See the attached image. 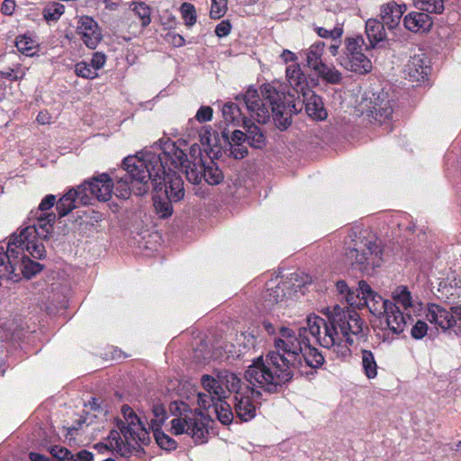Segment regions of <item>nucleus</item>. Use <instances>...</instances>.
Returning <instances> with one entry per match:
<instances>
[{
    "mask_svg": "<svg viewBox=\"0 0 461 461\" xmlns=\"http://www.w3.org/2000/svg\"><path fill=\"white\" fill-rule=\"evenodd\" d=\"M324 363L321 352L310 345L306 328L298 331L280 327L273 339V349L258 357L246 370L245 379L268 393H275L305 367L319 368Z\"/></svg>",
    "mask_w": 461,
    "mask_h": 461,
    "instance_id": "obj_1",
    "label": "nucleus"
},
{
    "mask_svg": "<svg viewBox=\"0 0 461 461\" xmlns=\"http://www.w3.org/2000/svg\"><path fill=\"white\" fill-rule=\"evenodd\" d=\"M327 312L329 324L317 315H310L306 332L309 331L321 347L331 350L337 358L346 359L351 354L349 346L354 342L353 336L362 332L363 323L356 312L345 311L339 305Z\"/></svg>",
    "mask_w": 461,
    "mask_h": 461,
    "instance_id": "obj_2",
    "label": "nucleus"
},
{
    "mask_svg": "<svg viewBox=\"0 0 461 461\" xmlns=\"http://www.w3.org/2000/svg\"><path fill=\"white\" fill-rule=\"evenodd\" d=\"M122 166L127 175L117 180L115 194L123 199L131 193L136 195L147 194L151 182L156 187L160 185L167 173L161 156L149 149L126 157Z\"/></svg>",
    "mask_w": 461,
    "mask_h": 461,
    "instance_id": "obj_3",
    "label": "nucleus"
},
{
    "mask_svg": "<svg viewBox=\"0 0 461 461\" xmlns=\"http://www.w3.org/2000/svg\"><path fill=\"white\" fill-rule=\"evenodd\" d=\"M261 95L262 98L259 97L258 91L251 87L242 95L250 116L259 123H266L272 115L278 128L286 129L291 124L292 114L301 110V107H298L300 102H285V95L270 84H264L261 86Z\"/></svg>",
    "mask_w": 461,
    "mask_h": 461,
    "instance_id": "obj_4",
    "label": "nucleus"
},
{
    "mask_svg": "<svg viewBox=\"0 0 461 461\" xmlns=\"http://www.w3.org/2000/svg\"><path fill=\"white\" fill-rule=\"evenodd\" d=\"M344 257L354 268L370 274L383 262L376 237L368 230H352L344 240Z\"/></svg>",
    "mask_w": 461,
    "mask_h": 461,
    "instance_id": "obj_5",
    "label": "nucleus"
},
{
    "mask_svg": "<svg viewBox=\"0 0 461 461\" xmlns=\"http://www.w3.org/2000/svg\"><path fill=\"white\" fill-rule=\"evenodd\" d=\"M122 419L117 420L120 431L112 430L107 438V447L122 456H129L136 447L149 442V433L138 415L129 405L121 410Z\"/></svg>",
    "mask_w": 461,
    "mask_h": 461,
    "instance_id": "obj_6",
    "label": "nucleus"
},
{
    "mask_svg": "<svg viewBox=\"0 0 461 461\" xmlns=\"http://www.w3.org/2000/svg\"><path fill=\"white\" fill-rule=\"evenodd\" d=\"M30 220L33 221L32 224L23 229L19 234L12 235L10 240L14 245L13 248L25 246L30 256L41 259L46 256V250L39 239H47L51 234L56 214L50 212L41 215L31 212Z\"/></svg>",
    "mask_w": 461,
    "mask_h": 461,
    "instance_id": "obj_7",
    "label": "nucleus"
},
{
    "mask_svg": "<svg viewBox=\"0 0 461 461\" xmlns=\"http://www.w3.org/2000/svg\"><path fill=\"white\" fill-rule=\"evenodd\" d=\"M14 246L9 240L6 248L0 247V279L17 282L22 276L29 279L41 272V265L30 259L25 246Z\"/></svg>",
    "mask_w": 461,
    "mask_h": 461,
    "instance_id": "obj_8",
    "label": "nucleus"
},
{
    "mask_svg": "<svg viewBox=\"0 0 461 461\" xmlns=\"http://www.w3.org/2000/svg\"><path fill=\"white\" fill-rule=\"evenodd\" d=\"M174 418L171 420L170 431L172 434L188 435L195 444L207 441L209 430L206 425V417L201 411L192 410L185 402H174L170 408Z\"/></svg>",
    "mask_w": 461,
    "mask_h": 461,
    "instance_id": "obj_9",
    "label": "nucleus"
},
{
    "mask_svg": "<svg viewBox=\"0 0 461 461\" xmlns=\"http://www.w3.org/2000/svg\"><path fill=\"white\" fill-rule=\"evenodd\" d=\"M152 149L158 150L157 155H160L163 158V164L166 166V170L168 172V168H182L185 170L187 180L192 184H199L201 182V175L198 171L197 167H193L191 161L187 158L186 154L179 149L174 141L169 139H160L155 142Z\"/></svg>",
    "mask_w": 461,
    "mask_h": 461,
    "instance_id": "obj_10",
    "label": "nucleus"
},
{
    "mask_svg": "<svg viewBox=\"0 0 461 461\" xmlns=\"http://www.w3.org/2000/svg\"><path fill=\"white\" fill-rule=\"evenodd\" d=\"M217 374L215 376L203 375L201 377V384L205 393L197 394V403L200 408L207 410L212 407V403L228 398V391L219 382Z\"/></svg>",
    "mask_w": 461,
    "mask_h": 461,
    "instance_id": "obj_11",
    "label": "nucleus"
},
{
    "mask_svg": "<svg viewBox=\"0 0 461 461\" xmlns=\"http://www.w3.org/2000/svg\"><path fill=\"white\" fill-rule=\"evenodd\" d=\"M246 381L251 385L246 386L239 394L234 397V410L237 417L242 421H249L256 416V405L252 401V396L260 394L257 388L262 389L258 385H253L247 379ZM265 391V389L263 388ZM266 392H267L266 390Z\"/></svg>",
    "mask_w": 461,
    "mask_h": 461,
    "instance_id": "obj_12",
    "label": "nucleus"
},
{
    "mask_svg": "<svg viewBox=\"0 0 461 461\" xmlns=\"http://www.w3.org/2000/svg\"><path fill=\"white\" fill-rule=\"evenodd\" d=\"M384 312L388 328L395 334L404 331L406 327L412 322L411 314L402 310L391 301L384 303Z\"/></svg>",
    "mask_w": 461,
    "mask_h": 461,
    "instance_id": "obj_13",
    "label": "nucleus"
},
{
    "mask_svg": "<svg viewBox=\"0 0 461 461\" xmlns=\"http://www.w3.org/2000/svg\"><path fill=\"white\" fill-rule=\"evenodd\" d=\"M77 34L84 44L95 50L100 43L103 35L97 23L90 16L79 17L77 24Z\"/></svg>",
    "mask_w": 461,
    "mask_h": 461,
    "instance_id": "obj_14",
    "label": "nucleus"
},
{
    "mask_svg": "<svg viewBox=\"0 0 461 461\" xmlns=\"http://www.w3.org/2000/svg\"><path fill=\"white\" fill-rule=\"evenodd\" d=\"M80 187H86L85 193L88 194L90 198L93 196L99 201L105 202L112 197L113 183L108 175L102 174L91 181L84 183Z\"/></svg>",
    "mask_w": 461,
    "mask_h": 461,
    "instance_id": "obj_15",
    "label": "nucleus"
},
{
    "mask_svg": "<svg viewBox=\"0 0 461 461\" xmlns=\"http://www.w3.org/2000/svg\"><path fill=\"white\" fill-rule=\"evenodd\" d=\"M429 69V60L423 53L411 57L405 66V73L409 80L417 85L425 81Z\"/></svg>",
    "mask_w": 461,
    "mask_h": 461,
    "instance_id": "obj_16",
    "label": "nucleus"
},
{
    "mask_svg": "<svg viewBox=\"0 0 461 461\" xmlns=\"http://www.w3.org/2000/svg\"><path fill=\"white\" fill-rule=\"evenodd\" d=\"M86 187H77V189L68 190L57 203V211L59 217L68 215L72 210L77 207V199H79L81 203L86 204L90 202V196L85 193Z\"/></svg>",
    "mask_w": 461,
    "mask_h": 461,
    "instance_id": "obj_17",
    "label": "nucleus"
},
{
    "mask_svg": "<svg viewBox=\"0 0 461 461\" xmlns=\"http://www.w3.org/2000/svg\"><path fill=\"white\" fill-rule=\"evenodd\" d=\"M426 319L431 324H434L443 330L455 327V320L452 316V308L450 311H447L440 305L431 303L427 308Z\"/></svg>",
    "mask_w": 461,
    "mask_h": 461,
    "instance_id": "obj_18",
    "label": "nucleus"
},
{
    "mask_svg": "<svg viewBox=\"0 0 461 461\" xmlns=\"http://www.w3.org/2000/svg\"><path fill=\"white\" fill-rule=\"evenodd\" d=\"M358 290L361 294V300L364 301V303L368 307L369 311L373 314L381 313V311L384 309V303L388 300L384 301L366 281H360L358 283Z\"/></svg>",
    "mask_w": 461,
    "mask_h": 461,
    "instance_id": "obj_19",
    "label": "nucleus"
},
{
    "mask_svg": "<svg viewBox=\"0 0 461 461\" xmlns=\"http://www.w3.org/2000/svg\"><path fill=\"white\" fill-rule=\"evenodd\" d=\"M405 12V5H400L395 2H389L380 7V18L389 30L394 29Z\"/></svg>",
    "mask_w": 461,
    "mask_h": 461,
    "instance_id": "obj_20",
    "label": "nucleus"
},
{
    "mask_svg": "<svg viewBox=\"0 0 461 461\" xmlns=\"http://www.w3.org/2000/svg\"><path fill=\"white\" fill-rule=\"evenodd\" d=\"M303 103L305 104L307 114L317 121H323L327 118L328 113L324 108L321 97L315 95L311 90L306 92V95H303Z\"/></svg>",
    "mask_w": 461,
    "mask_h": 461,
    "instance_id": "obj_21",
    "label": "nucleus"
},
{
    "mask_svg": "<svg viewBox=\"0 0 461 461\" xmlns=\"http://www.w3.org/2000/svg\"><path fill=\"white\" fill-rule=\"evenodd\" d=\"M167 178V182L166 185V195L169 200L173 202H178L184 198L185 189H184V182L180 176L176 175V173L172 169L168 168V172L167 171L164 182ZM163 180H161V183Z\"/></svg>",
    "mask_w": 461,
    "mask_h": 461,
    "instance_id": "obj_22",
    "label": "nucleus"
},
{
    "mask_svg": "<svg viewBox=\"0 0 461 461\" xmlns=\"http://www.w3.org/2000/svg\"><path fill=\"white\" fill-rule=\"evenodd\" d=\"M432 20L428 14L412 12L403 19L405 28L413 32H425L432 26Z\"/></svg>",
    "mask_w": 461,
    "mask_h": 461,
    "instance_id": "obj_23",
    "label": "nucleus"
},
{
    "mask_svg": "<svg viewBox=\"0 0 461 461\" xmlns=\"http://www.w3.org/2000/svg\"><path fill=\"white\" fill-rule=\"evenodd\" d=\"M340 65L349 71L361 75L369 73L373 68L371 60L363 52L344 57Z\"/></svg>",
    "mask_w": 461,
    "mask_h": 461,
    "instance_id": "obj_24",
    "label": "nucleus"
},
{
    "mask_svg": "<svg viewBox=\"0 0 461 461\" xmlns=\"http://www.w3.org/2000/svg\"><path fill=\"white\" fill-rule=\"evenodd\" d=\"M198 168V171L201 175V180L204 179V181L211 185H216L222 182L223 174L221 170L219 168L218 165L210 160L208 163H193V167Z\"/></svg>",
    "mask_w": 461,
    "mask_h": 461,
    "instance_id": "obj_25",
    "label": "nucleus"
},
{
    "mask_svg": "<svg viewBox=\"0 0 461 461\" xmlns=\"http://www.w3.org/2000/svg\"><path fill=\"white\" fill-rule=\"evenodd\" d=\"M325 43L318 41L305 49L303 53L305 57L306 66L313 72L320 70L325 63L322 60Z\"/></svg>",
    "mask_w": 461,
    "mask_h": 461,
    "instance_id": "obj_26",
    "label": "nucleus"
},
{
    "mask_svg": "<svg viewBox=\"0 0 461 461\" xmlns=\"http://www.w3.org/2000/svg\"><path fill=\"white\" fill-rule=\"evenodd\" d=\"M286 78L290 86L297 92L306 95L308 82L306 76L297 63H294L286 68Z\"/></svg>",
    "mask_w": 461,
    "mask_h": 461,
    "instance_id": "obj_27",
    "label": "nucleus"
},
{
    "mask_svg": "<svg viewBox=\"0 0 461 461\" xmlns=\"http://www.w3.org/2000/svg\"><path fill=\"white\" fill-rule=\"evenodd\" d=\"M366 35L372 49L377 47L379 43L387 39L384 24L374 18H370L366 22Z\"/></svg>",
    "mask_w": 461,
    "mask_h": 461,
    "instance_id": "obj_28",
    "label": "nucleus"
},
{
    "mask_svg": "<svg viewBox=\"0 0 461 461\" xmlns=\"http://www.w3.org/2000/svg\"><path fill=\"white\" fill-rule=\"evenodd\" d=\"M285 284L280 285V282L277 279L272 280L267 284V290L263 295L267 307H271L285 299Z\"/></svg>",
    "mask_w": 461,
    "mask_h": 461,
    "instance_id": "obj_29",
    "label": "nucleus"
},
{
    "mask_svg": "<svg viewBox=\"0 0 461 461\" xmlns=\"http://www.w3.org/2000/svg\"><path fill=\"white\" fill-rule=\"evenodd\" d=\"M216 374L219 377V382L223 385L222 389L228 391V397L232 393L239 394L244 390L241 386V379L236 374L228 370L218 371Z\"/></svg>",
    "mask_w": 461,
    "mask_h": 461,
    "instance_id": "obj_30",
    "label": "nucleus"
},
{
    "mask_svg": "<svg viewBox=\"0 0 461 461\" xmlns=\"http://www.w3.org/2000/svg\"><path fill=\"white\" fill-rule=\"evenodd\" d=\"M392 303H395L402 310L409 312L411 314L414 312V304L411 292L405 286H398L392 293Z\"/></svg>",
    "mask_w": 461,
    "mask_h": 461,
    "instance_id": "obj_31",
    "label": "nucleus"
},
{
    "mask_svg": "<svg viewBox=\"0 0 461 461\" xmlns=\"http://www.w3.org/2000/svg\"><path fill=\"white\" fill-rule=\"evenodd\" d=\"M361 365L363 371L368 379H374L377 376L378 366L374 354L370 350H361Z\"/></svg>",
    "mask_w": 461,
    "mask_h": 461,
    "instance_id": "obj_32",
    "label": "nucleus"
},
{
    "mask_svg": "<svg viewBox=\"0 0 461 461\" xmlns=\"http://www.w3.org/2000/svg\"><path fill=\"white\" fill-rule=\"evenodd\" d=\"M245 124L247 122H245ZM247 140L249 144L255 149H262L266 145V138L261 130L255 124L246 125Z\"/></svg>",
    "mask_w": 461,
    "mask_h": 461,
    "instance_id": "obj_33",
    "label": "nucleus"
},
{
    "mask_svg": "<svg viewBox=\"0 0 461 461\" xmlns=\"http://www.w3.org/2000/svg\"><path fill=\"white\" fill-rule=\"evenodd\" d=\"M217 419L224 425H229L233 420V413L230 404L225 400L218 401L212 403Z\"/></svg>",
    "mask_w": 461,
    "mask_h": 461,
    "instance_id": "obj_34",
    "label": "nucleus"
},
{
    "mask_svg": "<svg viewBox=\"0 0 461 461\" xmlns=\"http://www.w3.org/2000/svg\"><path fill=\"white\" fill-rule=\"evenodd\" d=\"M314 73L329 84H339L342 80L341 73L334 67H329L327 64L321 66L320 70H316Z\"/></svg>",
    "mask_w": 461,
    "mask_h": 461,
    "instance_id": "obj_35",
    "label": "nucleus"
},
{
    "mask_svg": "<svg viewBox=\"0 0 461 461\" xmlns=\"http://www.w3.org/2000/svg\"><path fill=\"white\" fill-rule=\"evenodd\" d=\"M417 9L428 14H441L444 11L443 0H413Z\"/></svg>",
    "mask_w": 461,
    "mask_h": 461,
    "instance_id": "obj_36",
    "label": "nucleus"
},
{
    "mask_svg": "<svg viewBox=\"0 0 461 461\" xmlns=\"http://www.w3.org/2000/svg\"><path fill=\"white\" fill-rule=\"evenodd\" d=\"M369 113L375 121L382 123L390 118L393 113V108L389 102H385L384 104L375 103V105L369 110Z\"/></svg>",
    "mask_w": 461,
    "mask_h": 461,
    "instance_id": "obj_37",
    "label": "nucleus"
},
{
    "mask_svg": "<svg viewBox=\"0 0 461 461\" xmlns=\"http://www.w3.org/2000/svg\"><path fill=\"white\" fill-rule=\"evenodd\" d=\"M221 113L228 124L238 123L241 114L239 106L233 103H226L221 108Z\"/></svg>",
    "mask_w": 461,
    "mask_h": 461,
    "instance_id": "obj_38",
    "label": "nucleus"
},
{
    "mask_svg": "<svg viewBox=\"0 0 461 461\" xmlns=\"http://www.w3.org/2000/svg\"><path fill=\"white\" fill-rule=\"evenodd\" d=\"M154 200V208L157 214L160 218H167L172 215L173 207L171 205L172 200H169L167 196L165 198H161L159 196H155Z\"/></svg>",
    "mask_w": 461,
    "mask_h": 461,
    "instance_id": "obj_39",
    "label": "nucleus"
},
{
    "mask_svg": "<svg viewBox=\"0 0 461 461\" xmlns=\"http://www.w3.org/2000/svg\"><path fill=\"white\" fill-rule=\"evenodd\" d=\"M152 414L153 418L150 419L151 429L161 428L165 420H167V411L164 404L160 402H154L152 404Z\"/></svg>",
    "mask_w": 461,
    "mask_h": 461,
    "instance_id": "obj_40",
    "label": "nucleus"
},
{
    "mask_svg": "<svg viewBox=\"0 0 461 461\" xmlns=\"http://www.w3.org/2000/svg\"><path fill=\"white\" fill-rule=\"evenodd\" d=\"M154 438L158 443V445L166 450H172L176 447V442L171 438L168 435H167L164 431H162L161 428L156 427L153 429Z\"/></svg>",
    "mask_w": 461,
    "mask_h": 461,
    "instance_id": "obj_41",
    "label": "nucleus"
},
{
    "mask_svg": "<svg viewBox=\"0 0 461 461\" xmlns=\"http://www.w3.org/2000/svg\"><path fill=\"white\" fill-rule=\"evenodd\" d=\"M64 12L65 6L62 4L53 2L43 9V16L47 21H58Z\"/></svg>",
    "mask_w": 461,
    "mask_h": 461,
    "instance_id": "obj_42",
    "label": "nucleus"
},
{
    "mask_svg": "<svg viewBox=\"0 0 461 461\" xmlns=\"http://www.w3.org/2000/svg\"><path fill=\"white\" fill-rule=\"evenodd\" d=\"M26 69L20 64L14 65L6 70H0V82L4 80L15 81L23 78L25 76Z\"/></svg>",
    "mask_w": 461,
    "mask_h": 461,
    "instance_id": "obj_43",
    "label": "nucleus"
},
{
    "mask_svg": "<svg viewBox=\"0 0 461 461\" xmlns=\"http://www.w3.org/2000/svg\"><path fill=\"white\" fill-rule=\"evenodd\" d=\"M15 45L18 50L26 56H32L36 52L34 41L24 35L17 37Z\"/></svg>",
    "mask_w": 461,
    "mask_h": 461,
    "instance_id": "obj_44",
    "label": "nucleus"
},
{
    "mask_svg": "<svg viewBox=\"0 0 461 461\" xmlns=\"http://www.w3.org/2000/svg\"><path fill=\"white\" fill-rule=\"evenodd\" d=\"M363 43L364 40L361 36H357L356 38H348L346 40L345 57L353 56L356 53H361Z\"/></svg>",
    "mask_w": 461,
    "mask_h": 461,
    "instance_id": "obj_45",
    "label": "nucleus"
},
{
    "mask_svg": "<svg viewBox=\"0 0 461 461\" xmlns=\"http://www.w3.org/2000/svg\"><path fill=\"white\" fill-rule=\"evenodd\" d=\"M52 460L50 461H76L73 456L66 447L54 446L50 450Z\"/></svg>",
    "mask_w": 461,
    "mask_h": 461,
    "instance_id": "obj_46",
    "label": "nucleus"
},
{
    "mask_svg": "<svg viewBox=\"0 0 461 461\" xmlns=\"http://www.w3.org/2000/svg\"><path fill=\"white\" fill-rule=\"evenodd\" d=\"M182 17L187 26H193L196 23V13L194 6L188 3H184L181 5Z\"/></svg>",
    "mask_w": 461,
    "mask_h": 461,
    "instance_id": "obj_47",
    "label": "nucleus"
},
{
    "mask_svg": "<svg viewBox=\"0 0 461 461\" xmlns=\"http://www.w3.org/2000/svg\"><path fill=\"white\" fill-rule=\"evenodd\" d=\"M75 73L84 78H95L98 74L89 63L79 62L75 67Z\"/></svg>",
    "mask_w": 461,
    "mask_h": 461,
    "instance_id": "obj_48",
    "label": "nucleus"
},
{
    "mask_svg": "<svg viewBox=\"0 0 461 461\" xmlns=\"http://www.w3.org/2000/svg\"><path fill=\"white\" fill-rule=\"evenodd\" d=\"M134 14L140 18L141 25L147 26L150 23V10L143 3L137 4L133 8Z\"/></svg>",
    "mask_w": 461,
    "mask_h": 461,
    "instance_id": "obj_49",
    "label": "nucleus"
},
{
    "mask_svg": "<svg viewBox=\"0 0 461 461\" xmlns=\"http://www.w3.org/2000/svg\"><path fill=\"white\" fill-rule=\"evenodd\" d=\"M315 31L320 37L325 39L338 40L340 39L343 34V29L340 26H336L330 30L323 27H317Z\"/></svg>",
    "mask_w": 461,
    "mask_h": 461,
    "instance_id": "obj_50",
    "label": "nucleus"
},
{
    "mask_svg": "<svg viewBox=\"0 0 461 461\" xmlns=\"http://www.w3.org/2000/svg\"><path fill=\"white\" fill-rule=\"evenodd\" d=\"M56 196L54 194H48L46 195L39 204L38 208L34 211H32L31 212H33L34 214H48L49 212H46V211L50 210L54 206L56 203Z\"/></svg>",
    "mask_w": 461,
    "mask_h": 461,
    "instance_id": "obj_51",
    "label": "nucleus"
},
{
    "mask_svg": "<svg viewBox=\"0 0 461 461\" xmlns=\"http://www.w3.org/2000/svg\"><path fill=\"white\" fill-rule=\"evenodd\" d=\"M228 1H212L210 16L212 19H220L227 11Z\"/></svg>",
    "mask_w": 461,
    "mask_h": 461,
    "instance_id": "obj_52",
    "label": "nucleus"
},
{
    "mask_svg": "<svg viewBox=\"0 0 461 461\" xmlns=\"http://www.w3.org/2000/svg\"><path fill=\"white\" fill-rule=\"evenodd\" d=\"M200 142L203 146L212 148L215 145V141L212 139V131L210 126H204L199 131Z\"/></svg>",
    "mask_w": 461,
    "mask_h": 461,
    "instance_id": "obj_53",
    "label": "nucleus"
},
{
    "mask_svg": "<svg viewBox=\"0 0 461 461\" xmlns=\"http://www.w3.org/2000/svg\"><path fill=\"white\" fill-rule=\"evenodd\" d=\"M428 332V325L425 321H418L411 328V334L415 339H423Z\"/></svg>",
    "mask_w": 461,
    "mask_h": 461,
    "instance_id": "obj_54",
    "label": "nucleus"
},
{
    "mask_svg": "<svg viewBox=\"0 0 461 461\" xmlns=\"http://www.w3.org/2000/svg\"><path fill=\"white\" fill-rule=\"evenodd\" d=\"M213 111L210 106H202L195 114V119L199 122H209L212 118Z\"/></svg>",
    "mask_w": 461,
    "mask_h": 461,
    "instance_id": "obj_55",
    "label": "nucleus"
},
{
    "mask_svg": "<svg viewBox=\"0 0 461 461\" xmlns=\"http://www.w3.org/2000/svg\"><path fill=\"white\" fill-rule=\"evenodd\" d=\"M230 154L235 159H241L248 155V149L245 145H230Z\"/></svg>",
    "mask_w": 461,
    "mask_h": 461,
    "instance_id": "obj_56",
    "label": "nucleus"
},
{
    "mask_svg": "<svg viewBox=\"0 0 461 461\" xmlns=\"http://www.w3.org/2000/svg\"><path fill=\"white\" fill-rule=\"evenodd\" d=\"M231 31V24L228 20H223L215 27V34L221 38L230 34Z\"/></svg>",
    "mask_w": 461,
    "mask_h": 461,
    "instance_id": "obj_57",
    "label": "nucleus"
},
{
    "mask_svg": "<svg viewBox=\"0 0 461 461\" xmlns=\"http://www.w3.org/2000/svg\"><path fill=\"white\" fill-rule=\"evenodd\" d=\"M452 316L455 320V333L461 337V305L452 307Z\"/></svg>",
    "mask_w": 461,
    "mask_h": 461,
    "instance_id": "obj_58",
    "label": "nucleus"
},
{
    "mask_svg": "<svg viewBox=\"0 0 461 461\" xmlns=\"http://www.w3.org/2000/svg\"><path fill=\"white\" fill-rule=\"evenodd\" d=\"M105 56L101 52L94 53L91 63H89L92 68L97 72L98 69L102 68L105 64Z\"/></svg>",
    "mask_w": 461,
    "mask_h": 461,
    "instance_id": "obj_59",
    "label": "nucleus"
},
{
    "mask_svg": "<svg viewBox=\"0 0 461 461\" xmlns=\"http://www.w3.org/2000/svg\"><path fill=\"white\" fill-rule=\"evenodd\" d=\"M189 155H190V158H192V160H190L192 167H193V163H194V162L199 163V161H200V163H203L201 158L202 149L198 144L195 143L190 147Z\"/></svg>",
    "mask_w": 461,
    "mask_h": 461,
    "instance_id": "obj_60",
    "label": "nucleus"
},
{
    "mask_svg": "<svg viewBox=\"0 0 461 461\" xmlns=\"http://www.w3.org/2000/svg\"><path fill=\"white\" fill-rule=\"evenodd\" d=\"M247 140V134L240 130H236L232 132L230 140V145L237 144V145H243V143Z\"/></svg>",
    "mask_w": 461,
    "mask_h": 461,
    "instance_id": "obj_61",
    "label": "nucleus"
},
{
    "mask_svg": "<svg viewBox=\"0 0 461 461\" xmlns=\"http://www.w3.org/2000/svg\"><path fill=\"white\" fill-rule=\"evenodd\" d=\"M167 41L175 47H181L185 44L183 36L176 33H167Z\"/></svg>",
    "mask_w": 461,
    "mask_h": 461,
    "instance_id": "obj_62",
    "label": "nucleus"
},
{
    "mask_svg": "<svg viewBox=\"0 0 461 461\" xmlns=\"http://www.w3.org/2000/svg\"><path fill=\"white\" fill-rule=\"evenodd\" d=\"M1 10L3 14L6 15H11L14 10V2L13 0H5Z\"/></svg>",
    "mask_w": 461,
    "mask_h": 461,
    "instance_id": "obj_63",
    "label": "nucleus"
},
{
    "mask_svg": "<svg viewBox=\"0 0 461 461\" xmlns=\"http://www.w3.org/2000/svg\"><path fill=\"white\" fill-rule=\"evenodd\" d=\"M280 57L285 63H288L290 61L296 62L297 60V56L289 50H283Z\"/></svg>",
    "mask_w": 461,
    "mask_h": 461,
    "instance_id": "obj_64",
    "label": "nucleus"
}]
</instances>
